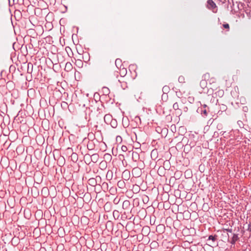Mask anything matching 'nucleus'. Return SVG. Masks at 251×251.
<instances>
[{"label":"nucleus","instance_id":"51","mask_svg":"<svg viewBox=\"0 0 251 251\" xmlns=\"http://www.w3.org/2000/svg\"><path fill=\"white\" fill-rule=\"evenodd\" d=\"M206 75H206V74L204 75V77H205V78H206Z\"/></svg>","mask_w":251,"mask_h":251},{"label":"nucleus","instance_id":"33","mask_svg":"<svg viewBox=\"0 0 251 251\" xmlns=\"http://www.w3.org/2000/svg\"><path fill=\"white\" fill-rule=\"evenodd\" d=\"M223 25L225 28L227 29L228 30L229 29V25L228 24H224Z\"/></svg>","mask_w":251,"mask_h":251},{"label":"nucleus","instance_id":"47","mask_svg":"<svg viewBox=\"0 0 251 251\" xmlns=\"http://www.w3.org/2000/svg\"><path fill=\"white\" fill-rule=\"evenodd\" d=\"M114 202L115 203H117V202H119V201H116V199H115L114 200Z\"/></svg>","mask_w":251,"mask_h":251},{"label":"nucleus","instance_id":"48","mask_svg":"<svg viewBox=\"0 0 251 251\" xmlns=\"http://www.w3.org/2000/svg\"><path fill=\"white\" fill-rule=\"evenodd\" d=\"M127 173H128V172L124 171V172H123V175H124V174H127Z\"/></svg>","mask_w":251,"mask_h":251},{"label":"nucleus","instance_id":"2","mask_svg":"<svg viewBox=\"0 0 251 251\" xmlns=\"http://www.w3.org/2000/svg\"><path fill=\"white\" fill-rule=\"evenodd\" d=\"M141 125V120L140 117L136 116L132 119L130 123V125L132 128H136L139 127Z\"/></svg>","mask_w":251,"mask_h":251},{"label":"nucleus","instance_id":"14","mask_svg":"<svg viewBox=\"0 0 251 251\" xmlns=\"http://www.w3.org/2000/svg\"><path fill=\"white\" fill-rule=\"evenodd\" d=\"M115 65L118 68H121L122 65V60L120 58H117L115 60Z\"/></svg>","mask_w":251,"mask_h":251},{"label":"nucleus","instance_id":"22","mask_svg":"<svg viewBox=\"0 0 251 251\" xmlns=\"http://www.w3.org/2000/svg\"><path fill=\"white\" fill-rule=\"evenodd\" d=\"M118 81L120 83H121V87L123 89H125L127 87L126 82L122 81L120 79H119Z\"/></svg>","mask_w":251,"mask_h":251},{"label":"nucleus","instance_id":"30","mask_svg":"<svg viewBox=\"0 0 251 251\" xmlns=\"http://www.w3.org/2000/svg\"><path fill=\"white\" fill-rule=\"evenodd\" d=\"M116 139L117 142L121 143L122 141V138L120 136H117Z\"/></svg>","mask_w":251,"mask_h":251},{"label":"nucleus","instance_id":"18","mask_svg":"<svg viewBox=\"0 0 251 251\" xmlns=\"http://www.w3.org/2000/svg\"><path fill=\"white\" fill-rule=\"evenodd\" d=\"M118 186L120 188H124L125 186V183L123 180H119L117 183Z\"/></svg>","mask_w":251,"mask_h":251},{"label":"nucleus","instance_id":"5","mask_svg":"<svg viewBox=\"0 0 251 251\" xmlns=\"http://www.w3.org/2000/svg\"><path fill=\"white\" fill-rule=\"evenodd\" d=\"M85 158H90L91 159V161H92L94 163H96L98 162L99 158V155L98 153H94L92 154V155H90L89 154H86L84 156Z\"/></svg>","mask_w":251,"mask_h":251},{"label":"nucleus","instance_id":"17","mask_svg":"<svg viewBox=\"0 0 251 251\" xmlns=\"http://www.w3.org/2000/svg\"><path fill=\"white\" fill-rule=\"evenodd\" d=\"M113 215L115 219H118L120 217V212L117 210H115L113 212Z\"/></svg>","mask_w":251,"mask_h":251},{"label":"nucleus","instance_id":"23","mask_svg":"<svg viewBox=\"0 0 251 251\" xmlns=\"http://www.w3.org/2000/svg\"><path fill=\"white\" fill-rule=\"evenodd\" d=\"M112 174L113 172L112 171H108L106 174V178L109 180H111L112 178Z\"/></svg>","mask_w":251,"mask_h":251},{"label":"nucleus","instance_id":"25","mask_svg":"<svg viewBox=\"0 0 251 251\" xmlns=\"http://www.w3.org/2000/svg\"><path fill=\"white\" fill-rule=\"evenodd\" d=\"M138 172V174H137V176H136V177H139L140 176V173H141V170L139 168H134V169H133L132 170V172Z\"/></svg>","mask_w":251,"mask_h":251},{"label":"nucleus","instance_id":"4","mask_svg":"<svg viewBox=\"0 0 251 251\" xmlns=\"http://www.w3.org/2000/svg\"><path fill=\"white\" fill-rule=\"evenodd\" d=\"M219 88V86L218 83H214L211 85H209L208 87L207 93L210 94H212L214 91L217 90Z\"/></svg>","mask_w":251,"mask_h":251},{"label":"nucleus","instance_id":"31","mask_svg":"<svg viewBox=\"0 0 251 251\" xmlns=\"http://www.w3.org/2000/svg\"><path fill=\"white\" fill-rule=\"evenodd\" d=\"M122 151L126 152L127 151V148L126 146L123 145L121 147Z\"/></svg>","mask_w":251,"mask_h":251},{"label":"nucleus","instance_id":"44","mask_svg":"<svg viewBox=\"0 0 251 251\" xmlns=\"http://www.w3.org/2000/svg\"><path fill=\"white\" fill-rule=\"evenodd\" d=\"M29 65H30L31 66V67H32V64L31 63H28V70H29Z\"/></svg>","mask_w":251,"mask_h":251},{"label":"nucleus","instance_id":"15","mask_svg":"<svg viewBox=\"0 0 251 251\" xmlns=\"http://www.w3.org/2000/svg\"><path fill=\"white\" fill-rule=\"evenodd\" d=\"M173 107L175 111L178 110L180 114H182V110L179 108V105L177 102L174 103Z\"/></svg>","mask_w":251,"mask_h":251},{"label":"nucleus","instance_id":"36","mask_svg":"<svg viewBox=\"0 0 251 251\" xmlns=\"http://www.w3.org/2000/svg\"><path fill=\"white\" fill-rule=\"evenodd\" d=\"M67 106V103L66 102H65V101H63V102L61 103V106H62V107H63H63H65V106Z\"/></svg>","mask_w":251,"mask_h":251},{"label":"nucleus","instance_id":"1","mask_svg":"<svg viewBox=\"0 0 251 251\" xmlns=\"http://www.w3.org/2000/svg\"><path fill=\"white\" fill-rule=\"evenodd\" d=\"M206 7L208 9L212 10L214 13H216L217 12V6L213 0H208L207 1Z\"/></svg>","mask_w":251,"mask_h":251},{"label":"nucleus","instance_id":"38","mask_svg":"<svg viewBox=\"0 0 251 251\" xmlns=\"http://www.w3.org/2000/svg\"><path fill=\"white\" fill-rule=\"evenodd\" d=\"M248 230L251 232V224H250L248 225Z\"/></svg>","mask_w":251,"mask_h":251},{"label":"nucleus","instance_id":"28","mask_svg":"<svg viewBox=\"0 0 251 251\" xmlns=\"http://www.w3.org/2000/svg\"><path fill=\"white\" fill-rule=\"evenodd\" d=\"M178 81L179 82L183 83L185 82V78L183 76L180 75L179 76L178 78Z\"/></svg>","mask_w":251,"mask_h":251},{"label":"nucleus","instance_id":"8","mask_svg":"<svg viewBox=\"0 0 251 251\" xmlns=\"http://www.w3.org/2000/svg\"><path fill=\"white\" fill-rule=\"evenodd\" d=\"M113 119V117L110 114H106L104 117V121L107 125H109L110 123H111Z\"/></svg>","mask_w":251,"mask_h":251},{"label":"nucleus","instance_id":"37","mask_svg":"<svg viewBox=\"0 0 251 251\" xmlns=\"http://www.w3.org/2000/svg\"><path fill=\"white\" fill-rule=\"evenodd\" d=\"M183 111H184L185 112H186L188 111V107H186V106H184V107H183V109H182Z\"/></svg>","mask_w":251,"mask_h":251},{"label":"nucleus","instance_id":"49","mask_svg":"<svg viewBox=\"0 0 251 251\" xmlns=\"http://www.w3.org/2000/svg\"><path fill=\"white\" fill-rule=\"evenodd\" d=\"M123 125H124V126L125 127H127V126H128V125H127V124H126V125H124L123 124Z\"/></svg>","mask_w":251,"mask_h":251},{"label":"nucleus","instance_id":"7","mask_svg":"<svg viewBox=\"0 0 251 251\" xmlns=\"http://www.w3.org/2000/svg\"><path fill=\"white\" fill-rule=\"evenodd\" d=\"M122 207L125 210H129L130 208V202L128 200H125L123 202Z\"/></svg>","mask_w":251,"mask_h":251},{"label":"nucleus","instance_id":"34","mask_svg":"<svg viewBox=\"0 0 251 251\" xmlns=\"http://www.w3.org/2000/svg\"><path fill=\"white\" fill-rule=\"evenodd\" d=\"M110 206V203L107 202L105 204L104 208V209L106 210V208H107L108 207H109Z\"/></svg>","mask_w":251,"mask_h":251},{"label":"nucleus","instance_id":"27","mask_svg":"<svg viewBox=\"0 0 251 251\" xmlns=\"http://www.w3.org/2000/svg\"><path fill=\"white\" fill-rule=\"evenodd\" d=\"M217 235H215L214 236L210 235L208 237V239L211 240L212 241L215 242L217 240Z\"/></svg>","mask_w":251,"mask_h":251},{"label":"nucleus","instance_id":"12","mask_svg":"<svg viewBox=\"0 0 251 251\" xmlns=\"http://www.w3.org/2000/svg\"><path fill=\"white\" fill-rule=\"evenodd\" d=\"M73 69V66L70 62H67L65 67V70L69 72Z\"/></svg>","mask_w":251,"mask_h":251},{"label":"nucleus","instance_id":"9","mask_svg":"<svg viewBox=\"0 0 251 251\" xmlns=\"http://www.w3.org/2000/svg\"><path fill=\"white\" fill-rule=\"evenodd\" d=\"M239 238L238 237V234L234 233L231 240L230 241L228 240V242H229L232 245H234L235 243L239 240Z\"/></svg>","mask_w":251,"mask_h":251},{"label":"nucleus","instance_id":"43","mask_svg":"<svg viewBox=\"0 0 251 251\" xmlns=\"http://www.w3.org/2000/svg\"><path fill=\"white\" fill-rule=\"evenodd\" d=\"M65 49H66V51H67V52H68V51H69V50H71V48H69V47H66Z\"/></svg>","mask_w":251,"mask_h":251},{"label":"nucleus","instance_id":"10","mask_svg":"<svg viewBox=\"0 0 251 251\" xmlns=\"http://www.w3.org/2000/svg\"><path fill=\"white\" fill-rule=\"evenodd\" d=\"M87 146L89 150H93L95 148V144L94 140H89L87 143Z\"/></svg>","mask_w":251,"mask_h":251},{"label":"nucleus","instance_id":"52","mask_svg":"<svg viewBox=\"0 0 251 251\" xmlns=\"http://www.w3.org/2000/svg\"><path fill=\"white\" fill-rule=\"evenodd\" d=\"M79 62L82 64V63L81 62V61L79 60Z\"/></svg>","mask_w":251,"mask_h":251},{"label":"nucleus","instance_id":"39","mask_svg":"<svg viewBox=\"0 0 251 251\" xmlns=\"http://www.w3.org/2000/svg\"><path fill=\"white\" fill-rule=\"evenodd\" d=\"M219 0L220 1V2H221L223 4L225 3L226 1V0ZM227 0L229 2V0Z\"/></svg>","mask_w":251,"mask_h":251},{"label":"nucleus","instance_id":"46","mask_svg":"<svg viewBox=\"0 0 251 251\" xmlns=\"http://www.w3.org/2000/svg\"><path fill=\"white\" fill-rule=\"evenodd\" d=\"M114 202L115 203H117V202H119V201H116V199H115L114 200Z\"/></svg>","mask_w":251,"mask_h":251},{"label":"nucleus","instance_id":"21","mask_svg":"<svg viewBox=\"0 0 251 251\" xmlns=\"http://www.w3.org/2000/svg\"><path fill=\"white\" fill-rule=\"evenodd\" d=\"M109 125H110V126L113 128H116L117 126V122L116 119H113L111 121V123H110Z\"/></svg>","mask_w":251,"mask_h":251},{"label":"nucleus","instance_id":"40","mask_svg":"<svg viewBox=\"0 0 251 251\" xmlns=\"http://www.w3.org/2000/svg\"><path fill=\"white\" fill-rule=\"evenodd\" d=\"M119 159H120V160H122V159H124V156L123 155L120 154V155H119Z\"/></svg>","mask_w":251,"mask_h":251},{"label":"nucleus","instance_id":"32","mask_svg":"<svg viewBox=\"0 0 251 251\" xmlns=\"http://www.w3.org/2000/svg\"><path fill=\"white\" fill-rule=\"evenodd\" d=\"M188 101H189V102H190V103H193V102H194V98H193V97H189L188 98Z\"/></svg>","mask_w":251,"mask_h":251},{"label":"nucleus","instance_id":"13","mask_svg":"<svg viewBox=\"0 0 251 251\" xmlns=\"http://www.w3.org/2000/svg\"><path fill=\"white\" fill-rule=\"evenodd\" d=\"M88 184L92 186H95L97 185V181L94 178H91L88 181Z\"/></svg>","mask_w":251,"mask_h":251},{"label":"nucleus","instance_id":"45","mask_svg":"<svg viewBox=\"0 0 251 251\" xmlns=\"http://www.w3.org/2000/svg\"><path fill=\"white\" fill-rule=\"evenodd\" d=\"M114 202L115 203H117V202H119V201H116V199H115L114 200Z\"/></svg>","mask_w":251,"mask_h":251},{"label":"nucleus","instance_id":"35","mask_svg":"<svg viewBox=\"0 0 251 251\" xmlns=\"http://www.w3.org/2000/svg\"><path fill=\"white\" fill-rule=\"evenodd\" d=\"M169 89V87L167 86H165L163 87L162 90L163 92L167 91Z\"/></svg>","mask_w":251,"mask_h":251},{"label":"nucleus","instance_id":"41","mask_svg":"<svg viewBox=\"0 0 251 251\" xmlns=\"http://www.w3.org/2000/svg\"><path fill=\"white\" fill-rule=\"evenodd\" d=\"M176 95L178 97L180 98V92H176Z\"/></svg>","mask_w":251,"mask_h":251},{"label":"nucleus","instance_id":"11","mask_svg":"<svg viewBox=\"0 0 251 251\" xmlns=\"http://www.w3.org/2000/svg\"><path fill=\"white\" fill-rule=\"evenodd\" d=\"M132 158L133 161L137 162L140 158L139 154L136 151H132Z\"/></svg>","mask_w":251,"mask_h":251},{"label":"nucleus","instance_id":"24","mask_svg":"<svg viewBox=\"0 0 251 251\" xmlns=\"http://www.w3.org/2000/svg\"><path fill=\"white\" fill-rule=\"evenodd\" d=\"M227 109V106L226 105L222 104L220 106V110L219 111L218 113H220V111L221 112L225 111Z\"/></svg>","mask_w":251,"mask_h":251},{"label":"nucleus","instance_id":"29","mask_svg":"<svg viewBox=\"0 0 251 251\" xmlns=\"http://www.w3.org/2000/svg\"><path fill=\"white\" fill-rule=\"evenodd\" d=\"M223 230L224 231H226L230 232V233H231L232 232V228H223Z\"/></svg>","mask_w":251,"mask_h":251},{"label":"nucleus","instance_id":"6","mask_svg":"<svg viewBox=\"0 0 251 251\" xmlns=\"http://www.w3.org/2000/svg\"><path fill=\"white\" fill-rule=\"evenodd\" d=\"M126 69L124 67L122 68H120V72H119L118 71L114 72V75L118 77L119 75L120 74L121 77H124L126 74Z\"/></svg>","mask_w":251,"mask_h":251},{"label":"nucleus","instance_id":"20","mask_svg":"<svg viewBox=\"0 0 251 251\" xmlns=\"http://www.w3.org/2000/svg\"><path fill=\"white\" fill-rule=\"evenodd\" d=\"M216 96H219V97H222L224 94V91L223 90H219L215 93Z\"/></svg>","mask_w":251,"mask_h":251},{"label":"nucleus","instance_id":"3","mask_svg":"<svg viewBox=\"0 0 251 251\" xmlns=\"http://www.w3.org/2000/svg\"><path fill=\"white\" fill-rule=\"evenodd\" d=\"M200 110L201 115L204 117L207 116L210 112L209 108L206 104H204L203 106L201 108Z\"/></svg>","mask_w":251,"mask_h":251},{"label":"nucleus","instance_id":"19","mask_svg":"<svg viewBox=\"0 0 251 251\" xmlns=\"http://www.w3.org/2000/svg\"><path fill=\"white\" fill-rule=\"evenodd\" d=\"M200 86L201 87L204 89L205 87H206L207 86V82L205 79H202L200 82Z\"/></svg>","mask_w":251,"mask_h":251},{"label":"nucleus","instance_id":"42","mask_svg":"<svg viewBox=\"0 0 251 251\" xmlns=\"http://www.w3.org/2000/svg\"><path fill=\"white\" fill-rule=\"evenodd\" d=\"M76 156H77V154L75 153H73L72 154V157H74V158H75V157H76Z\"/></svg>","mask_w":251,"mask_h":251},{"label":"nucleus","instance_id":"50","mask_svg":"<svg viewBox=\"0 0 251 251\" xmlns=\"http://www.w3.org/2000/svg\"><path fill=\"white\" fill-rule=\"evenodd\" d=\"M226 133V131L223 132L222 135H224Z\"/></svg>","mask_w":251,"mask_h":251},{"label":"nucleus","instance_id":"16","mask_svg":"<svg viewBox=\"0 0 251 251\" xmlns=\"http://www.w3.org/2000/svg\"><path fill=\"white\" fill-rule=\"evenodd\" d=\"M102 92L103 93V95L107 96L110 93V90L107 87H103L102 88Z\"/></svg>","mask_w":251,"mask_h":251},{"label":"nucleus","instance_id":"26","mask_svg":"<svg viewBox=\"0 0 251 251\" xmlns=\"http://www.w3.org/2000/svg\"><path fill=\"white\" fill-rule=\"evenodd\" d=\"M214 83H217L216 80L215 78L212 77L209 80V85H211Z\"/></svg>","mask_w":251,"mask_h":251}]
</instances>
